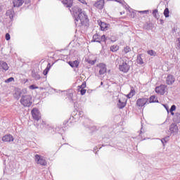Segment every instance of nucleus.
Segmentation results:
<instances>
[{
  "label": "nucleus",
  "instance_id": "nucleus-2",
  "mask_svg": "<svg viewBox=\"0 0 180 180\" xmlns=\"http://www.w3.org/2000/svg\"><path fill=\"white\" fill-rule=\"evenodd\" d=\"M20 103L25 108H30V105L33 103L32 96L30 95H22L20 100Z\"/></svg>",
  "mask_w": 180,
  "mask_h": 180
},
{
  "label": "nucleus",
  "instance_id": "nucleus-16",
  "mask_svg": "<svg viewBox=\"0 0 180 180\" xmlns=\"http://www.w3.org/2000/svg\"><path fill=\"white\" fill-rule=\"evenodd\" d=\"M99 75H103V74H106V65L103 63H101L99 65Z\"/></svg>",
  "mask_w": 180,
  "mask_h": 180
},
{
  "label": "nucleus",
  "instance_id": "nucleus-40",
  "mask_svg": "<svg viewBox=\"0 0 180 180\" xmlns=\"http://www.w3.org/2000/svg\"><path fill=\"white\" fill-rule=\"evenodd\" d=\"M12 81H15V78L10 77V78L7 79L6 80H5V82L6 84H9V82H12Z\"/></svg>",
  "mask_w": 180,
  "mask_h": 180
},
{
  "label": "nucleus",
  "instance_id": "nucleus-32",
  "mask_svg": "<svg viewBox=\"0 0 180 180\" xmlns=\"http://www.w3.org/2000/svg\"><path fill=\"white\" fill-rule=\"evenodd\" d=\"M143 29H145V30H151V23L146 22L143 25Z\"/></svg>",
  "mask_w": 180,
  "mask_h": 180
},
{
  "label": "nucleus",
  "instance_id": "nucleus-29",
  "mask_svg": "<svg viewBox=\"0 0 180 180\" xmlns=\"http://www.w3.org/2000/svg\"><path fill=\"white\" fill-rule=\"evenodd\" d=\"M153 16H154V18H155V19H159L160 18V14H158V9L153 10Z\"/></svg>",
  "mask_w": 180,
  "mask_h": 180
},
{
  "label": "nucleus",
  "instance_id": "nucleus-1",
  "mask_svg": "<svg viewBox=\"0 0 180 180\" xmlns=\"http://www.w3.org/2000/svg\"><path fill=\"white\" fill-rule=\"evenodd\" d=\"M70 11L73 15L76 26L81 27V26H88L89 25L88 15L85 11H82V8L78 6H74L70 9Z\"/></svg>",
  "mask_w": 180,
  "mask_h": 180
},
{
  "label": "nucleus",
  "instance_id": "nucleus-12",
  "mask_svg": "<svg viewBox=\"0 0 180 180\" xmlns=\"http://www.w3.org/2000/svg\"><path fill=\"white\" fill-rule=\"evenodd\" d=\"M13 136L11 134H7L3 136L2 141H4L5 143H11V141H13Z\"/></svg>",
  "mask_w": 180,
  "mask_h": 180
},
{
  "label": "nucleus",
  "instance_id": "nucleus-46",
  "mask_svg": "<svg viewBox=\"0 0 180 180\" xmlns=\"http://www.w3.org/2000/svg\"><path fill=\"white\" fill-rule=\"evenodd\" d=\"M163 106L165 108L167 113H169V108H168V105H163Z\"/></svg>",
  "mask_w": 180,
  "mask_h": 180
},
{
  "label": "nucleus",
  "instance_id": "nucleus-15",
  "mask_svg": "<svg viewBox=\"0 0 180 180\" xmlns=\"http://www.w3.org/2000/svg\"><path fill=\"white\" fill-rule=\"evenodd\" d=\"M13 4L14 8H19V7L22 6V5H23V4H25V1L24 0H13Z\"/></svg>",
  "mask_w": 180,
  "mask_h": 180
},
{
  "label": "nucleus",
  "instance_id": "nucleus-10",
  "mask_svg": "<svg viewBox=\"0 0 180 180\" xmlns=\"http://www.w3.org/2000/svg\"><path fill=\"white\" fill-rule=\"evenodd\" d=\"M175 82V77L172 75H168L166 77L167 85H172Z\"/></svg>",
  "mask_w": 180,
  "mask_h": 180
},
{
  "label": "nucleus",
  "instance_id": "nucleus-14",
  "mask_svg": "<svg viewBox=\"0 0 180 180\" xmlns=\"http://www.w3.org/2000/svg\"><path fill=\"white\" fill-rule=\"evenodd\" d=\"M20 96H22V90H20V89H15L13 98L17 101H19V99H20Z\"/></svg>",
  "mask_w": 180,
  "mask_h": 180
},
{
  "label": "nucleus",
  "instance_id": "nucleus-38",
  "mask_svg": "<svg viewBox=\"0 0 180 180\" xmlns=\"http://www.w3.org/2000/svg\"><path fill=\"white\" fill-rule=\"evenodd\" d=\"M87 63L89 64H91V65H94L95 63H96V59L95 60H91V59H87Z\"/></svg>",
  "mask_w": 180,
  "mask_h": 180
},
{
  "label": "nucleus",
  "instance_id": "nucleus-25",
  "mask_svg": "<svg viewBox=\"0 0 180 180\" xmlns=\"http://www.w3.org/2000/svg\"><path fill=\"white\" fill-rule=\"evenodd\" d=\"M158 100L157 99V97L155 96H151L149 98V103H158Z\"/></svg>",
  "mask_w": 180,
  "mask_h": 180
},
{
  "label": "nucleus",
  "instance_id": "nucleus-45",
  "mask_svg": "<svg viewBox=\"0 0 180 180\" xmlns=\"http://www.w3.org/2000/svg\"><path fill=\"white\" fill-rule=\"evenodd\" d=\"M78 1L81 4H83V5H86V0H78Z\"/></svg>",
  "mask_w": 180,
  "mask_h": 180
},
{
  "label": "nucleus",
  "instance_id": "nucleus-23",
  "mask_svg": "<svg viewBox=\"0 0 180 180\" xmlns=\"http://www.w3.org/2000/svg\"><path fill=\"white\" fill-rule=\"evenodd\" d=\"M83 124L84 125V127H86V129H92V127H91V120L89 119L86 118L84 120V122H83Z\"/></svg>",
  "mask_w": 180,
  "mask_h": 180
},
{
  "label": "nucleus",
  "instance_id": "nucleus-26",
  "mask_svg": "<svg viewBox=\"0 0 180 180\" xmlns=\"http://www.w3.org/2000/svg\"><path fill=\"white\" fill-rule=\"evenodd\" d=\"M99 25H100L101 30H103V31L108 30V24L103 22H101V23H99Z\"/></svg>",
  "mask_w": 180,
  "mask_h": 180
},
{
  "label": "nucleus",
  "instance_id": "nucleus-17",
  "mask_svg": "<svg viewBox=\"0 0 180 180\" xmlns=\"http://www.w3.org/2000/svg\"><path fill=\"white\" fill-rule=\"evenodd\" d=\"M62 2L65 8H71L74 4V0H64Z\"/></svg>",
  "mask_w": 180,
  "mask_h": 180
},
{
  "label": "nucleus",
  "instance_id": "nucleus-7",
  "mask_svg": "<svg viewBox=\"0 0 180 180\" xmlns=\"http://www.w3.org/2000/svg\"><path fill=\"white\" fill-rule=\"evenodd\" d=\"M148 102V98H139L136 101V105L139 106V108H143L147 103Z\"/></svg>",
  "mask_w": 180,
  "mask_h": 180
},
{
  "label": "nucleus",
  "instance_id": "nucleus-54",
  "mask_svg": "<svg viewBox=\"0 0 180 180\" xmlns=\"http://www.w3.org/2000/svg\"><path fill=\"white\" fill-rule=\"evenodd\" d=\"M74 106H75V108L77 106V103H74Z\"/></svg>",
  "mask_w": 180,
  "mask_h": 180
},
{
  "label": "nucleus",
  "instance_id": "nucleus-4",
  "mask_svg": "<svg viewBox=\"0 0 180 180\" xmlns=\"http://www.w3.org/2000/svg\"><path fill=\"white\" fill-rule=\"evenodd\" d=\"M35 161L37 164L42 165L43 167H46V165H47V162L46 161V159H44V157L40 155H35Z\"/></svg>",
  "mask_w": 180,
  "mask_h": 180
},
{
  "label": "nucleus",
  "instance_id": "nucleus-35",
  "mask_svg": "<svg viewBox=\"0 0 180 180\" xmlns=\"http://www.w3.org/2000/svg\"><path fill=\"white\" fill-rule=\"evenodd\" d=\"M147 53L149 56H157V52H155L154 50H149L147 51Z\"/></svg>",
  "mask_w": 180,
  "mask_h": 180
},
{
  "label": "nucleus",
  "instance_id": "nucleus-33",
  "mask_svg": "<svg viewBox=\"0 0 180 180\" xmlns=\"http://www.w3.org/2000/svg\"><path fill=\"white\" fill-rule=\"evenodd\" d=\"M49 71H50V63L48 64L46 68L44 70V75H47V74H49Z\"/></svg>",
  "mask_w": 180,
  "mask_h": 180
},
{
  "label": "nucleus",
  "instance_id": "nucleus-31",
  "mask_svg": "<svg viewBox=\"0 0 180 180\" xmlns=\"http://www.w3.org/2000/svg\"><path fill=\"white\" fill-rule=\"evenodd\" d=\"M117 50H119V46L113 45L110 46V51H112V53H115V51H117Z\"/></svg>",
  "mask_w": 180,
  "mask_h": 180
},
{
  "label": "nucleus",
  "instance_id": "nucleus-30",
  "mask_svg": "<svg viewBox=\"0 0 180 180\" xmlns=\"http://www.w3.org/2000/svg\"><path fill=\"white\" fill-rule=\"evenodd\" d=\"M135 94L136 91H134V89H131L129 94H127V97L129 98V99H130V98H133V96H134Z\"/></svg>",
  "mask_w": 180,
  "mask_h": 180
},
{
  "label": "nucleus",
  "instance_id": "nucleus-53",
  "mask_svg": "<svg viewBox=\"0 0 180 180\" xmlns=\"http://www.w3.org/2000/svg\"><path fill=\"white\" fill-rule=\"evenodd\" d=\"M160 22L161 23H164V20H160Z\"/></svg>",
  "mask_w": 180,
  "mask_h": 180
},
{
  "label": "nucleus",
  "instance_id": "nucleus-42",
  "mask_svg": "<svg viewBox=\"0 0 180 180\" xmlns=\"http://www.w3.org/2000/svg\"><path fill=\"white\" fill-rule=\"evenodd\" d=\"M30 89H39V86H37L36 85L32 84L30 86Z\"/></svg>",
  "mask_w": 180,
  "mask_h": 180
},
{
  "label": "nucleus",
  "instance_id": "nucleus-24",
  "mask_svg": "<svg viewBox=\"0 0 180 180\" xmlns=\"http://www.w3.org/2000/svg\"><path fill=\"white\" fill-rule=\"evenodd\" d=\"M173 122H174V123H180V113L176 112L174 117H173Z\"/></svg>",
  "mask_w": 180,
  "mask_h": 180
},
{
  "label": "nucleus",
  "instance_id": "nucleus-34",
  "mask_svg": "<svg viewBox=\"0 0 180 180\" xmlns=\"http://www.w3.org/2000/svg\"><path fill=\"white\" fill-rule=\"evenodd\" d=\"M164 15L165 18H169V10L168 8H166L164 11Z\"/></svg>",
  "mask_w": 180,
  "mask_h": 180
},
{
  "label": "nucleus",
  "instance_id": "nucleus-8",
  "mask_svg": "<svg viewBox=\"0 0 180 180\" xmlns=\"http://www.w3.org/2000/svg\"><path fill=\"white\" fill-rule=\"evenodd\" d=\"M127 104V101L125 98H120L117 103V108L118 109H123L126 107Z\"/></svg>",
  "mask_w": 180,
  "mask_h": 180
},
{
  "label": "nucleus",
  "instance_id": "nucleus-48",
  "mask_svg": "<svg viewBox=\"0 0 180 180\" xmlns=\"http://www.w3.org/2000/svg\"><path fill=\"white\" fill-rule=\"evenodd\" d=\"M24 2L25 5H29V4H30V0H25Z\"/></svg>",
  "mask_w": 180,
  "mask_h": 180
},
{
  "label": "nucleus",
  "instance_id": "nucleus-9",
  "mask_svg": "<svg viewBox=\"0 0 180 180\" xmlns=\"http://www.w3.org/2000/svg\"><path fill=\"white\" fill-rule=\"evenodd\" d=\"M178 125L175 123H172L169 126V131L171 134H173V133H178L179 131Z\"/></svg>",
  "mask_w": 180,
  "mask_h": 180
},
{
  "label": "nucleus",
  "instance_id": "nucleus-36",
  "mask_svg": "<svg viewBox=\"0 0 180 180\" xmlns=\"http://www.w3.org/2000/svg\"><path fill=\"white\" fill-rule=\"evenodd\" d=\"M169 140V136H166L165 138H163L161 139V142L162 143L163 146L165 145V143H167Z\"/></svg>",
  "mask_w": 180,
  "mask_h": 180
},
{
  "label": "nucleus",
  "instance_id": "nucleus-44",
  "mask_svg": "<svg viewBox=\"0 0 180 180\" xmlns=\"http://www.w3.org/2000/svg\"><path fill=\"white\" fill-rule=\"evenodd\" d=\"M79 92H80L81 95H84V94H86V89H81Z\"/></svg>",
  "mask_w": 180,
  "mask_h": 180
},
{
  "label": "nucleus",
  "instance_id": "nucleus-5",
  "mask_svg": "<svg viewBox=\"0 0 180 180\" xmlns=\"http://www.w3.org/2000/svg\"><path fill=\"white\" fill-rule=\"evenodd\" d=\"M31 113L34 120L39 122V120L41 119V114L40 113V111H39L37 108L32 109Z\"/></svg>",
  "mask_w": 180,
  "mask_h": 180
},
{
  "label": "nucleus",
  "instance_id": "nucleus-57",
  "mask_svg": "<svg viewBox=\"0 0 180 180\" xmlns=\"http://www.w3.org/2000/svg\"><path fill=\"white\" fill-rule=\"evenodd\" d=\"M121 13V15L123 14V13Z\"/></svg>",
  "mask_w": 180,
  "mask_h": 180
},
{
  "label": "nucleus",
  "instance_id": "nucleus-47",
  "mask_svg": "<svg viewBox=\"0 0 180 180\" xmlns=\"http://www.w3.org/2000/svg\"><path fill=\"white\" fill-rule=\"evenodd\" d=\"M149 11L148 10H145V11H139V13H148Z\"/></svg>",
  "mask_w": 180,
  "mask_h": 180
},
{
  "label": "nucleus",
  "instance_id": "nucleus-49",
  "mask_svg": "<svg viewBox=\"0 0 180 180\" xmlns=\"http://www.w3.org/2000/svg\"><path fill=\"white\" fill-rule=\"evenodd\" d=\"M169 112H170L172 116H174V115H175V114L174 113V111H169Z\"/></svg>",
  "mask_w": 180,
  "mask_h": 180
},
{
  "label": "nucleus",
  "instance_id": "nucleus-18",
  "mask_svg": "<svg viewBox=\"0 0 180 180\" xmlns=\"http://www.w3.org/2000/svg\"><path fill=\"white\" fill-rule=\"evenodd\" d=\"M6 16H8L10 18L11 20H13V16L15 15V11H13V9L11 8L6 11Z\"/></svg>",
  "mask_w": 180,
  "mask_h": 180
},
{
  "label": "nucleus",
  "instance_id": "nucleus-21",
  "mask_svg": "<svg viewBox=\"0 0 180 180\" xmlns=\"http://www.w3.org/2000/svg\"><path fill=\"white\" fill-rule=\"evenodd\" d=\"M91 41L96 42V43H101V35L99 34H96L93 36V39Z\"/></svg>",
  "mask_w": 180,
  "mask_h": 180
},
{
  "label": "nucleus",
  "instance_id": "nucleus-11",
  "mask_svg": "<svg viewBox=\"0 0 180 180\" xmlns=\"http://www.w3.org/2000/svg\"><path fill=\"white\" fill-rule=\"evenodd\" d=\"M94 6L97 8V9H103V6H105V0L97 1L94 4Z\"/></svg>",
  "mask_w": 180,
  "mask_h": 180
},
{
  "label": "nucleus",
  "instance_id": "nucleus-52",
  "mask_svg": "<svg viewBox=\"0 0 180 180\" xmlns=\"http://www.w3.org/2000/svg\"><path fill=\"white\" fill-rule=\"evenodd\" d=\"M179 47L180 49V38H179Z\"/></svg>",
  "mask_w": 180,
  "mask_h": 180
},
{
  "label": "nucleus",
  "instance_id": "nucleus-28",
  "mask_svg": "<svg viewBox=\"0 0 180 180\" xmlns=\"http://www.w3.org/2000/svg\"><path fill=\"white\" fill-rule=\"evenodd\" d=\"M130 51H131V48H130L129 46H125L122 50V53L124 54H127V53H130Z\"/></svg>",
  "mask_w": 180,
  "mask_h": 180
},
{
  "label": "nucleus",
  "instance_id": "nucleus-3",
  "mask_svg": "<svg viewBox=\"0 0 180 180\" xmlns=\"http://www.w3.org/2000/svg\"><path fill=\"white\" fill-rule=\"evenodd\" d=\"M120 64L119 65V70L122 72H124V74H127V72H129L130 70V65H129V61L120 60Z\"/></svg>",
  "mask_w": 180,
  "mask_h": 180
},
{
  "label": "nucleus",
  "instance_id": "nucleus-50",
  "mask_svg": "<svg viewBox=\"0 0 180 180\" xmlns=\"http://www.w3.org/2000/svg\"><path fill=\"white\" fill-rule=\"evenodd\" d=\"M107 1H114L115 2H120L119 0H107Z\"/></svg>",
  "mask_w": 180,
  "mask_h": 180
},
{
  "label": "nucleus",
  "instance_id": "nucleus-39",
  "mask_svg": "<svg viewBox=\"0 0 180 180\" xmlns=\"http://www.w3.org/2000/svg\"><path fill=\"white\" fill-rule=\"evenodd\" d=\"M79 88L80 89H84V88H86V82H84L82 85L79 86Z\"/></svg>",
  "mask_w": 180,
  "mask_h": 180
},
{
  "label": "nucleus",
  "instance_id": "nucleus-13",
  "mask_svg": "<svg viewBox=\"0 0 180 180\" xmlns=\"http://www.w3.org/2000/svg\"><path fill=\"white\" fill-rule=\"evenodd\" d=\"M0 70H3V71H8V70H9L8 63L4 60H0Z\"/></svg>",
  "mask_w": 180,
  "mask_h": 180
},
{
  "label": "nucleus",
  "instance_id": "nucleus-56",
  "mask_svg": "<svg viewBox=\"0 0 180 180\" xmlns=\"http://www.w3.org/2000/svg\"><path fill=\"white\" fill-rule=\"evenodd\" d=\"M121 13V15L123 14V13Z\"/></svg>",
  "mask_w": 180,
  "mask_h": 180
},
{
  "label": "nucleus",
  "instance_id": "nucleus-55",
  "mask_svg": "<svg viewBox=\"0 0 180 180\" xmlns=\"http://www.w3.org/2000/svg\"><path fill=\"white\" fill-rule=\"evenodd\" d=\"M101 84L103 85V82H101Z\"/></svg>",
  "mask_w": 180,
  "mask_h": 180
},
{
  "label": "nucleus",
  "instance_id": "nucleus-22",
  "mask_svg": "<svg viewBox=\"0 0 180 180\" xmlns=\"http://www.w3.org/2000/svg\"><path fill=\"white\" fill-rule=\"evenodd\" d=\"M142 54H139L137 56L136 63L137 64H139V65H143L144 64V60H143Z\"/></svg>",
  "mask_w": 180,
  "mask_h": 180
},
{
  "label": "nucleus",
  "instance_id": "nucleus-37",
  "mask_svg": "<svg viewBox=\"0 0 180 180\" xmlns=\"http://www.w3.org/2000/svg\"><path fill=\"white\" fill-rule=\"evenodd\" d=\"M102 41L106 43V36L102 35L101 37H100V43H102Z\"/></svg>",
  "mask_w": 180,
  "mask_h": 180
},
{
  "label": "nucleus",
  "instance_id": "nucleus-51",
  "mask_svg": "<svg viewBox=\"0 0 180 180\" xmlns=\"http://www.w3.org/2000/svg\"><path fill=\"white\" fill-rule=\"evenodd\" d=\"M143 127H141V131H141V132H140V134H141V133H143Z\"/></svg>",
  "mask_w": 180,
  "mask_h": 180
},
{
  "label": "nucleus",
  "instance_id": "nucleus-27",
  "mask_svg": "<svg viewBox=\"0 0 180 180\" xmlns=\"http://www.w3.org/2000/svg\"><path fill=\"white\" fill-rule=\"evenodd\" d=\"M32 78H34L37 81L40 79V78H41L40 75H39V73H37L34 71L32 72Z\"/></svg>",
  "mask_w": 180,
  "mask_h": 180
},
{
  "label": "nucleus",
  "instance_id": "nucleus-20",
  "mask_svg": "<svg viewBox=\"0 0 180 180\" xmlns=\"http://www.w3.org/2000/svg\"><path fill=\"white\" fill-rule=\"evenodd\" d=\"M75 119H79V120H82L83 119H85V116H84V112L83 111H79L77 113H76Z\"/></svg>",
  "mask_w": 180,
  "mask_h": 180
},
{
  "label": "nucleus",
  "instance_id": "nucleus-41",
  "mask_svg": "<svg viewBox=\"0 0 180 180\" xmlns=\"http://www.w3.org/2000/svg\"><path fill=\"white\" fill-rule=\"evenodd\" d=\"M176 106L175 105H172L170 108V110H169V112H174V110H176Z\"/></svg>",
  "mask_w": 180,
  "mask_h": 180
},
{
  "label": "nucleus",
  "instance_id": "nucleus-6",
  "mask_svg": "<svg viewBox=\"0 0 180 180\" xmlns=\"http://www.w3.org/2000/svg\"><path fill=\"white\" fill-rule=\"evenodd\" d=\"M165 89H167V85L160 84L159 86L155 87V91L159 95H164L165 94Z\"/></svg>",
  "mask_w": 180,
  "mask_h": 180
},
{
  "label": "nucleus",
  "instance_id": "nucleus-43",
  "mask_svg": "<svg viewBox=\"0 0 180 180\" xmlns=\"http://www.w3.org/2000/svg\"><path fill=\"white\" fill-rule=\"evenodd\" d=\"M5 39H6V40H7V41L11 40V34H9V33H6V36H5Z\"/></svg>",
  "mask_w": 180,
  "mask_h": 180
},
{
  "label": "nucleus",
  "instance_id": "nucleus-19",
  "mask_svg": "<svg viewBox=\"0 0 180 180\" xmlns=\"http://www.w3.org/2000/svg\"><path fill=\"white\" fill-rule=\"evenodd\" d=\"M68 64L70 65V67H72V68H78L79 62H78V60L69 61Z\"/></svg>",
  "mask_w": 180,
  "mask_h": 180
}]
</instances>
